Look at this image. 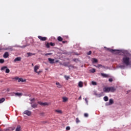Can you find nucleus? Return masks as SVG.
Listing matches in <instances>:
<instances>
[{
    "instance_id": "f257e3e1",
    "label": "nucleus",
    "mask_w": 131,
    "mask_h": 131,
    "mask_svg": "<svg viewBox=\"0 0 131 131\" xmlns=\"http://www.w3.org/2000/svg\"><path fill=\"white\" fill-rule=\"evenodd\" d=\"M131 58V55H125L122 59V63L126 65V66H128V65H130V62L129 60Z\"/></svg>"
},
{
    "instance_id": "f03ea898",
    "label": "nucleus",
    "mask_w": 131,
    "mask_h": 131,
    "mask_svg": "<svg viewBox=\"0 0 131 131\" xmlns=\"http://www.w3.org/2000/svg\"><path fill=\"white\" fill-rule=\"evenodd\" d=\"M107 50L108 51V52H111V53H112L113 54H116V55H117V54H119V53H120V51L119 50H113L110 48H107Z\"/></svg>"
},
{
    "instance_id": "7ed1b4c3",
    "label": "nucleus",
    "mask_w": 131,
    "mask_h": 131,
    "mask_svg": "<svg viewBox=\"0 0 131 131\" xmlns=\"http://www.w3.org/2000/svg\"><path fill=\"white\" fill-rule=\"evenodd\" d=\"M39 69V66H35L34 68V71L35 73H37V74L39 75L40 73H41V71H37Z\"/></svg>"
},
{
    "instance_id": "20e7f679",
    "label": "nucleus",
    "mask_w": 131,
    "mask_h": 131,
    "mask_svg": "<svg viewBox=\"0 0 131 131\" xmlns=\"http://www.w3.org/2000/svg\"><path fill=\"white\" fill-rule=\"evenodd\" d=\"M12 79H15V80H18V82H20V81H21V82H24L26 81V80H23V78H19V77H15V78H12Z\"/></svg>"
},
{
    "instance_id": "39448f33",
    "label": "nucleus",
    "mask_w": 131,
    "mask_h": 131,
    "mask_svg": "<svg viewBox=\"0 0 131 131\" xmlns=\"http://www.w3.org/2000/svg\"><path fill=\"white\" fill-rule=\"evenodd\" d=\"M103 91L104 93H110V87H104Z\"/></svg>"
},
{
    "instance_id": "423d86ee",
    "label": "nucleus",
    "mask_w": 131,
    "mask_h": 131,
    "mask_svg": "<svg viewBox=\"0 0 131 131\" xmlns=\"http://www.w3.org/2000/svg\"><path fill=\"white\" fill-rule=\"evenodd\" d=\"M38 38H39V39H40V40H41L42 41H45L46 39H47V38L46 37H42L41 36H38Z\"/></svg>"
},
{
    "instance_id": "0eeeda50",
    "label": "nucleus",
    "mask_w": 131,
    "mask_h": 131,
    "mask_svg": "<svg viewBox=\"0 0 131 131\" xmlns=\"http://www.w3.org/2000/svg\"><path fill=\"white\" fill-rule=\"evenodd\" d=\"M38 104H39V105H41V106H48L49 105V103L47 102H42L40 101H38Z\"/></svg>"
},
{
    "instance_id": "6e6552de",
    "label": "nucleus",
    "mask_w": 131,
    "mask_h": 131,
    "mask_svg": "<svg viewBox=\"0 0 131 131\" xmlns=\"http://www.w3.org/2000/svg\"><path fill=\"white\" fill-rule=\"evenodd\" d=\"M24 114H26V115H27L28 116H30V115H31V112L27 110L24 112Z\"/></svg>"
},
{
    "instance_id": "1a4fd4ad",
    "label": "nucleus",
    "mask_w": 131,
    "mask_h": 131,
    "mask_svg": "<svg viewBox=\"0 0 131 131\" xmlns=\"http://www.w3.org/2000/svg\"><path fill=\"white\" fill-rule=\"evenodd\" d=\"M14 129H15V128H13L12 127H9L6 128H5L4 129V131H13L14 130Z\"/></svg>"
},
{
    "instance_id": "9d476101",
    "label": "nucleus",
    "mask_w": 131,
    "mask_h": 131,
    "mask_svg": "<svg viewBox=\"0 0 131 131\" xmlns=\"http://www.w3.org/2000/svg\"><path fill=\"white\" fill-rule=\"evenodd\" d=\"M5 50L6 51L9 50V51H13V48L10 47H8L7 48H5V49H3L2 48H0V52H2V50Z\"/></svg>"
},
{
    "instance_id": "9b49d317",
    "label": "nucleus",
    "mask_w": 131,
    "mask_h": 131,
    "mask_svg": "<svg viewBox=\"0 0 131 131\" xmlns=\"http://www.w3.org/2000/svg\"><path fill=\"white\" fill-rule=\"evenodd\" d=\"M116 91V88H115L113 86L110 87V92L111 93H114Z\"/></svg>"
},
{
    "instance_id": "f8f14e48",
    "label": "nucleus",
    "mask_w": 131,
    "mask_h": 131,
    "mask_svg": "<svg viewBox=\"0 0 131 131\" xmlns=\"http://www.w3.org/2000/svg\"><path fill=\"white\" fill-rule=\"evenodd\" d=\"M48 61L50 62V64H54L55 59L52 58H48Z\"/></svg>"
},
{
    "instance_id": "ddd939ff",
    "label": "nucleus",
    "mask_w": 131,
    "mask_h": 131,
    "mask_svg": "<svg viewBox=\"0 0 131 131\" xmlns=\"http://www.w3.org/2000/svg\"><path fill=\"white\" fill-rule=\"evenodd\" d=\"M21 61V57H16L14 60V62H19Z\"/></svg>"
},
{
    "instance_id": "4468645a",
    "label": "nucleus",
    "mask_w": 131,
    "mask_h": 131,
    "mask_svg": "<svg viewBox=\"0 0 131 131\" xmlns=\"http://www.w3.org/2000/svg\"><path fill=\"white\" fill-rule=\"evenodd\" d=\"M78 86L79 88H82V86H83V82L79 81L78 83Z\"/></svg>"
},
{
    "instance_id": "2eb2a0df",
    "label": "nucleus",
    "mask_w": 131,
    "mask_h": 131,
    "mask_svg": "<svg viewBox=\"0 0 131 131\" xmlns=\"http://www.w3.org/2000/svg\"><path fill=\"white\" fill-rule=\"evenodd\" d=\"M101 76H103V77H105V78L109 77V75L108 74L101 73Z\"/></svg>"
},
{
    "instance_id": "dca6fc26",
    "label": "nucleus",
    "mask_w": 131,
    "mask_h": 131,
    "mask_svg": "<svg viewBox=\"0 0 131 131\" xmlns=\"http://www.w3.org/2000/svg\"><path fill=\"white\" fill-rule=\"evenodd\" d=\"M62 102H63V103H66V102H67V101H68V98L67 97H62Z\"/></svg>"
},
{
    "instance_id": "f3484780",
    "label": "nucleus",
    "mask_w": 131,
    "mask_h": 131,
    "mask_svg": "<svg viewBox=\"0 0 131 131\" xmlns=\"http://www.w3.org/2000/svg\"><path fill=\"white\" fill-rule=\"evenodd\" d=\"M3 57L4 58H8L9 57V53L8 52H5Z\"/></svg>"
},
{
    "instance_id": "a211bd4d",
    "label": "nucleus",
    "mask_w": 131,
    "mask_h": 131,
    "mask_svg": "<svg viewBox=\"0 0 131 131\" xmlns=\"http://www.w3.org/2000/svg\"><path fill=\"white\" fill-rule=\"evenodd\" d=\"M56 85H57V88H58V89H61V88H62V85H61V84H60V83L57 82L56 83Z\"/></svg>"
},
{
    "instance_id": "6ab92c4d",
    "label": "nucleus",
    "mask_w": 131,
    "mask_h": 131,
    "mask_svg": "<svg viewBox=\"0 0 131 131\" xmlns=\"http://www.w3.org/2000/svg\"><path fill=\"white\" fill-rule=\"evenodd\" d=\"M15 131H21V126L18 125L15 129Z\"/></svg>"
},
{
    "instance_id": "aec40b11",
    "label": "nucleus",
    "mask_w": 131,
    "mask_h": 131,
    "mask_svg": "<svg viewBox=\"0 0 131 131\" xmlns=\"http://www.w3.org/2000/svg\"><path fill=\"white\" fill-rule=\"evenodd\" d=\"M57 40H58V41H62L63 38H62V37H61V36H58L57 38Z\"/></svg>"
},
{
    "instance_id": "412c9836",
    "label": "nucleus",
    "mask_w": 131,
    "mask_h": 131,
    "mask_svg": "<svg viewBox=\"0 0 131 131\" xmlns=\"http://www.w3.org/2000/svg\"><path fill=\"white\" fill-rule=\"evenodd\" d=\"M5 100H6V99L5 98H1L0 99V104L2 103H4V102H5Z\"/></svg>"
},
{
    "instance_id": "4be33fe9",
    "label": "nucleus",
    "mask_w": 131,
    "mask_h": 131,
    "mask_svg": "<svg viewBox=\"0 0 131 131\" xmlns=\"http://www.w3.org/2000/svg\"><path fill=\"white\" fill-rule=\"evenodd\" d=\"M31 107H32V108H36V107H37V104L35 103V104H32V105H31Z\"/></svg>"
},
{
    "instance_id": "5701e85b",
    "label": "nucleus",
    "mask_w": 131,
    "mask_h": 131,
    "mask_svg": "<svg viewBox=\"0 0 131 131\" xmlns=\"http://www.w3.org/2000/svg\"><path fill=\"white\" fill-rule=\"evenodd\" d=\"M55 112H56L57 113H60V114H62V111L61 110H56Z\"/></svg>"
},
{
    "instance_id": "b1692460",
    "label": "nucleus",
    "mask_w": 131,
    "mask_h": 131,
    "mask_svg": "<svg viewBox=\"0 0 131 131\" xmlns=\"http://www.w3.org/2000/svg\"><path fill=\"white\" fill-rule=\"evenodd\" d=\"M93 63H98V59L96 58H93Z\"/></svg>"
},
{
    "instance_id": "393cba45",
    "label": "nucleus",
    "mask_w": 131,
    "mask_h": 131,
    "mask_svg": "<svg viewBox=\"0 0 131 131\" xmlns=\"http://www.w3.org/2000/svg\"><path fill=\"white\" fill-rule=\"evenodd\" d=\"M103 99H104V100L105 102H107V101H108V100H109V98H108V97L105 96V97L103 98Z\"/></svg>"
},
{
    "instance_id": "a878e982",
    "label": "nucleus",
    "mask_w": 131,
    "mask_h": 131,
    "mask_svg": "<svg viewBox=\"0 0 131 131\" xmlns=\"http://www.w3.org/2000/svg\"><path fill=\"white\" fill-rule=\"evenodd\" d=\"M90 72H91L92 73H95V72H96V69H92L90 70Z\"/></svg>"
},
{
    "instance_id": "bb28decb",
    "label": "nucleus",
    "mask_w": 131,
    "mask_h": 131,
    "mask_svg": "<svg viewBox=\"0 0 131 131\" xmlns=\"http://www.w3.org/2000/svg\"><path fill=\"white\" fill-rule=\"evenodd\" d=\"M15 96H18L20 97V96H22V93H15Z\"/></svg>"
},
{
    "instance_id": "cd10ccee",
    "label": "nucleus",
    "mask_w": 131,
    "mask_h": 131,
    "mask_svg": "<svg viewBox=\"0 0 131 131\" xmlns=\"http://www.w3.org/2000/svg\"><path fill=\"white\" fill-rule=\"evenodd\" d=\"M113 99H110V101H109V103H110V105H112V104H113Z\"/></svg>"
},
{
    "instance_id": "c85d7f7f",
    "label": "nucleus",
    "mask_w": 131,
    "mask_h": 131,
    "mask_svg": "<svg viewBox=\"0 0 131 131\" xmlns=\"http://www.w3.org/2000/svg\"><path fill=\"white\" fill-rule=\"evenodd\" d=\"M50 46V44L49 42L46 44V48H47V49H49Z\"/></svg>"
},
{
    "instance_id": "c756f323",
    "label": "nucleus",
    "mask_w": 131,
    "mask_h": 131,
    "mask_svg": "<svg viewBox=\"0 0 131 131\" xmlns=\"http://www.w3.org/2000/svg\"><path fill=\"white\" fill-rule=\"evenodd\" d=\"M76 123H79V122H80V120H79V118H76Z\"/></svg>"
},
{
    "instance_id": "7c9ffc66",
    "label": "nucleus",
    "mask_w": 131,
    "mask_h": 131,
    "mask_svg": "<svg viewBox=\"0 0 131 131\" xmlns=\"http://www.w3.org/2000/svg\"><path fill=\"white\" fill-rule=\"evenodd\" d=\"M92 84H93V85H97V82L93 81H92Z\"/></svg>"
},
{
    "instance_id": "2f4dec72",
    "label": "nucleus",
    "mask_w": 131,
    "mask_h": 131,
    "mask_svg": "<svg viewBox=\"0 0 131 131\" xmlns=\"http://www.w3.org/2000/svg\"><path fill=\"white\" fill-rule=\"evenodd\" d=\"M64 78H66V79L67 80H68V79H69V78H70V77L68 76H67V75H65L64 76Z\"/></svg>"
},
{
    "instance_id": "473e14b6",
    "label": "nucleus",
    "mask_w": 131,
    "mask_h": 131,
    "mask_svg": "<svg viewBox=\"0 0 131 131\" xmlns=\"http://www.w3.org/2000/svg\"><path fill=\"white\" fill-rule=\"evenodd\" d=\"M5 72L6 73H10V69L7 68Z\"/></svg>"
},
{
    "instance_id": "72a5a7b5",
    "label": "nucleus",
    "mask_w": 131,
    "mask_h": 131,
    "mask_svg": "<svg viewBox=\"0 0 131 131\" xmlns=\"http://www.w3.org/2000/svg\"><path fill=\"white\" fill-rule=\"evenodd\" d=\"M7 68H8L7 67H3L2 68H1V70H5V69H7Z\"/></svg>"
},
{
    "instance_id": "f704fd0d",
    "label": "nucleus",
    "mask_w": 131,
    "mask_h": 131,
    "mask_svg": "<svg viewBox=\"0 0 131 131\" xmlns=\"http://www.w3.org/2000/svg\"><path fill=\"white\" fill-rule=\"evenodd\" d=\"M49 43H50V45L51 47H54V46H55V43H53V42H51Z\"/></svg>"
},
{
    "instance_id": "c9c22d12",
    "label": "nucleus",
    "mask_w": 131,
    "mask_h": 131,
    "mask_svg": "<svg viewBox=\"0 0 131 131\" xmlns=\"http://www.w3.org/2000/svg\"><path fill=\"white\" fill-rule=\"evenodd\" d=\"M0 63H5V60H4L3 59H0Z\"/></svg>"
},
{
    "instance_id": "e433bc0d",
    "label": "nucleus",
    "mask_w": 131,
    "mask_h": 131,
    "mask_svg": "<svg viewBox=\"0 0 131 131\" xmlns=\"http://www.w3.org/2000/svg\"><path fill=\"white\" fill-rule=\"evenodd\" d=\"M84 117H89V114H88V113H85V114H84Z\"/></svg>"
},
{
    "instance_id": "4c0bfd02",
    "label": "nucleus",
    "mask_w": 131,
    "mask_h": 131,
    "mask_svg": "<svg viewBox=\"0 0 131 131\" xmlns=\"http://www.w3.org/2000/svg\"><path fill=\"white\" fill-rule=\"evenodd\" d=\"M30 101H31V102H33V101H35V99L31 98V99H30Z\"/></svg>"
},
{
    "instance_id": "58836bf2",
    "label": "nucleus",
    "mask_w": 131,
    "mask_h": 131,
    "mask_svg": "<svg viewBox=\"0 0 131 131\" xmlns=\"http://www.w3.org/2000/svg\"><path fill=\"white\" fill-rule=\"evenodd\" d=\"M66 130H70V126H67L66 127Z\"/></svg>"
},
{
    "instance_id": "ea45409f",
    "label": "nucleus",
    "mask_w": 131,
    "mask_h": 131,
    "mask_svg": "<svg viewBox=\"0 0 131 131\" xmlns=\"http://www.w3.org/2000/svg\"><path fill=\"white\" fill-rule=\"evenodd\" d=\"M87 55H92V51H90L88 53Z\"/></svg>"
},
{
    "instance_id": "a19ab883",
    "label": "nucleus",
    "mask_w": 131,
    "mask_h": 131,
    "mask_svg": "<svg viewBox=\"0 0 131 131\" xmlns=\"http://www.w3.org/2000/svg\"><path fill=\"white\" fill-rule=\"evenodd\" d=\"M108 81H110V82H112L113 81V79L112 78H110L108 79Z\"/></svg>"
},
{
    "instance_id": "79ce46f5",
    "label": "nucleus",
    "mask_w": 131,
    "mask_h": 131,
    "mask_svg": "<svg viewBox=\"0 0 131 131\" xmlns=\"http://www.w3.org/2000/svg\"><path fill=\"white\" fill-rule=\"evenodd\" d=\"M27 54H28V56L29 57H30V56H31L32 55V53H28Z\"/></svg>"
},
{
    "instance_id": "37998d69",
    "label": "nucleus",
    "mask_w": 131,
    "mask_h": 131,
    "mask_svg": "<svg viewBox=\"0 0 131 131\" xmlns=\"http://www.w3.org/2000/svg\"><path fill=\"white\" fill-rule=\"evenodd\" d=\"M52 55V53L45 54V56H48V55Z\"/></svg>"
},
{
    "instance_id": "c03bdc74",
    "label": "nucleus",
    "mask_w": 131,
    "mask_h": 131,
    "mask_svg": "<svg viewBox=\"0 0 131 131\" xmlns=\"http://www.w3.org/2000/svg\"><path fill=\"white\" fill-rule=\"evenodd\" d=\"M120 68H122L123 69L124 68V66H120Z\"/></svg>"
},
{
    "instance_id": "a18cd8bd",
    "label": "nucleus",
    "mask_w": 131,
    "mask_h": 131,
    "mask_svg": "<svg viewBox=\"0 0 131 131\" xmlns=\"http://www.w3.org/2000/svg\"><path fill=\"white\" fill-rule=\"evenodd\" d=\"M73 61H74V62H76V61H77V59L74 58V59H73Z\"/></svg>"
},
{
    "instance_id": "49530a36",
    "label": "nucleus",
    "mask_w": 131,
    "mask_h": 131,
    "mask_svg": "<svg viewBox=\"0 0 131 131\" xmlns=\"http://www.w3.org/2000/svg\"><path fill=\"white\" fill-rule=\"evenodd\" d=\"M85 101L86 104H88V98H85Z\"/></svg>"
},
{
    "instance_id": "de8ad7c7",
    "label": "nucleus",
    "mask_w": 131,
    "mask_h": 131,
    "mask_svg": "<svg viewBox=\"0 0 131 131\" xmlns=\"http://www.w3.org/2000/svg\"><path fill=\"white\" fill-rule=\"evenodd\" d=\"M60 65H63V66H65V67H66V66H67V64H62V63H60Z\"/></svg>"
},
{
    "instance_id": "09e8293b",
    "label": "nucleus",
    "mask_w": 131,
    "mask_h": 131,
    "mask_svg": "<svg viewBox=\"0 0 131 131\" xmlns=\"http://www.w3.org/2000/svg\"><path fill=\"white\" fill-rule=\"evenodd\" d=\"M66 42H67V41H62V43H65Z\"/></svg>"
},
{
    "instance_id": "8fccbe9b",
    "label": "nucleus",
    "mask_w": 131,
    "mask_h": 131,
    "mask_svg": "<svg viewBox=\"0 0 131 131\" xmlns=\"http://www.w3.org/2000/svg\"><path fill=\"white\" fill-rule=\"evenodd\" d=\"M7 92H10V89L9 88H8L7 90Z\"/></svg>"
},
{
    "instance_id": "3c124183",
    "label": "nucleus",
    "mask_w": 131,
    "mask_h": 131,
    "mask_svg": "<svg viewBox=\"0 0 131 131\" xmlns=\"http://www.w3.org/2000/svg\"><path fill=\"white\" fill-rule=\"evenodd\" d=\"M78 100H81V96H80L78 99Z\"/></svg>"
},
{
    "instance_id": "603ef678",
    "label": "nucleus",
    "mask_w": 131,
    "mask_h": 131,
    "mask_svg": "<svg viewBox=\"0 0 131 131\" xmlns=\"http://www.w3.org/2000/svg\"><path fill=\"white\" fill-rule=\"evenodd\" d=\"M55 63H59V60H56Z\"/></svg>"
},
{
    "instance_id": "864d4df0",
    "label": "nucleus",
    "mask_w": 131,
    "mask_h": 131,
    "mask_svg": "<svg viewBox=\"0 0 131 131\" xmlns=\"http://www.w3.org/2000/svg\"><path fill=\"white\" fill-rule=\"evenodd\" d=\"M99 67H101V66H102V65H101V64H99Z\"/></svg>"
}]
</instances>
